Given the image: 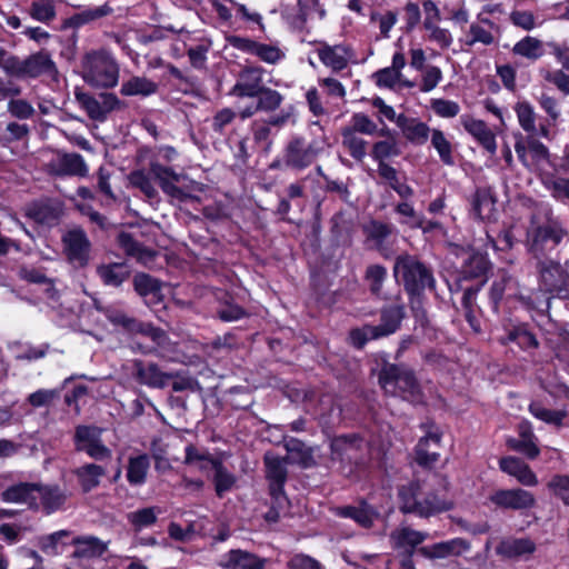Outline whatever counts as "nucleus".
Segmentation results:
<instances>
[{
    "label": "nucleus",
    "mask_w": 569,
    "mask_h": 569,
    "mask_svg": "<svg viewBox=\"0 0 569 569\" xmlns=\"http://www.w3.org/2000/svg\"><path fill=\"white\" fill-rule=\"evenodd\" d=\"M97 272L104 284L112 287L120 286L130 274V270L124 263L100 266Z\"/></svg>",
    "instance_id": "obj_36"
},
{
    "label": "nucleus",
    "mask_w": 569,
    "mask_h": 569,
    "mask_svg": "<svg viewBox=\"0 0 569 569\" xmlns=\"http://www.w3.org/2000/svg\"><path fill=\"white\" fill-rule=\"evenodd\" d=\"M528 150H529V161L531 163V168H537L541 163L549 162V150L548 148L536 140L533 136L528 138Z\"/></svg>",
    "instance_id": "obj_57"
},
{
    "label": "nucleus",
    "mask_w": 569,
    "mask_h": 569,
    "mask_svg": "<svg viewBox=\"0 0 569 569\" xmlns=\"http://www.w3.org/2000/svg\"><path fill=\"white\" fill-rule=\"evenodd\" d=\"M500 470L513 477L520 485L535 487L538 485V477L530 466L518 457L508 456L499 460Z\"/></svg>",
    "instance_id": "obj_19"
},
{
    "label": "nucleus",
    "mask_w": 569,
    "mask_h": 569,
    "mask_svg": "<svg viewBox=\"0 0 569 569\" xmlns=\"http://www.w3.org/2000/svg\"><path fill=\"white\" fill-rule=\"evenodd\" d=\"M318 152L313 143H307L302 137H295L284 148L283 162L289 168L302 170L312 164Z\"/></svg>",
    "instance_id": "obj_9"
},
{
    "label": "nucleus",
    "mask_w": 569,
    "mask_h": 569,
    "mask_svg": "<svg viewBox=\"0 0 569 569\" xmlns=\"http://www.w3.org/2000/svg\"><path fill=\"white\" fill-rule=\"evenodd\" d=\"M529 411L537 419L557 427H561L563 419L567 417V411L547 409L537 401L529 405Z\"/></svg>",
    "instance_id": "obj_42"
},
{
    "label": "nucleus",
    "mask_w": 569,
    "mask_h": 569,
    "mask_svg": "<svg viewBox=\"0 0 569 569\" xmlns=\"http://www.w3.org/2000/svg\"><path fill=\"white\" fill-rule=\"evenodd\" d=\"M106 545L97 538L83 537L74 540L73 558L81 569H92V562L104 553Z\"/></svg>",
    "instance_id": "obj_14"
},
{
    "label": "nucleus",
    "mask_w": 569,
    "mask_h": 569,
    "mask_svg": "<svg viewBox=\"0 0 569 569\" xmlns=\"http://www.w3.org/2000/svg\"><path fill=\"white\" fill-rule=\"evenodd\" d=\"M83 79L94 87H113L118 82V66L108 52L89 53L83 64Z\"/></svg>",
    "instance_id": "obj_4"
},
{
    "label": "nucleus",
    "mask_w": 569,
    "mask_h": 569,
    "mask_svg": "<svg viewBox=\"0 0 569 569\" xmlns=\"http://www.w3.org/2000/svg\"><path fill=\"white\" fill-rule=\"evenodd\" d=\"M470 549V543L463 538H455L447 541L437 542L431 546L420 547L419 555L426 559H445L448 557H458Z\"/></svg>",
    "instance_id": "obj_15"
},
{
    "label": "nucleus",
    "mask_w": 569,
    "mask_h": 569,
    "mask_svg": "<svg viewBox=\"0 0 569 569\" xmlns=\"http://www.w3.org/2000/svg\"><path fill=\"white\" fill-rule=\"evenodd\" d=\"M78 477L84 490H91L99 483L100 477L104 473L102 467L98 465H86L78 469Z\"/></svg>",
    "instance_id": "obj_55"
},
{
    "label": "nucleus",
    "mask_w": 569,
    "mask_h": 569,
    "mask_svg": "<svg viewBox=\"0 0 569 569\" xmlns=\"http://www.w3.org/2000/svg\"><path fill=\"white\" fill-rule=\"evenodd\" d=\"M428 536L427 532L409 526H400L391 531L389 539L395 550H401L405 555H413L415 549L428 539Z\"/></svg>",
    "instance_id": "obj_16"
},
{
    "label": "nucleus",
    "mask_w": 569,
    "mask_h": 569,
    "mask_svg": "<svg viewBox=\"0 0 569 569\" xmlns=\"http://www.w3.org/2000/svg\"><path fill=\"white\" fill-rule=\"evenodd\" d=\"M496 199L488 188H479L472 196V214L480 220H489L495 211Z\"/></svg>",
    "instance_id": "obj_30"
},
{
    "label": "nucleus",
    "mask_w": 569,
    "mask_h": 569,
    "mask_svg": "<svg viewBox=\"0 0 569 569\" xmlns=\"http://www.w3.org/2000/svg\"><path fill=\"white\" fill-rule=\"evenodd\" d=\"M387 269L381 264H371L367 268L365 279L373 296L380 297L382 295V284L387 279Z\"/></svg>",
    "instance_id": "obj_48"
},
{
    "label": "nucleus",
    "mask_w": 569,
    "mask_h": 569,
    "mask_svg": "<svg viewBox=\"0 0 569 569\" xmlns=\"http://www.w3.org/2000/svg\"><path fill=\"white\" fill-rule=\"evenodd\" d=\"M512 53L529 61H537L546 53L545 43L536 37L526 36L515 43Z\"/></svg>",
    "instance_id": "obj_31"
},
{
    "label": "nucleus",
    "mask_w": 569,
    "mask_h": 569,
    "mask_svg": "<svg viewBox=\"0 0 569 569\" xmlns=\"http://www.w3.org/2000/svg\"><path fill=\"white\" fill-rule=\"evenodd\" d=\"M77 99L81 107L87 111L88 116L98 121L106 119L107 114L117 106V98L112 94H100L99 98L91 97L87 93L77 94Z\"/></svg>",
    "instance_id": "obj_18"
},
{
    "label": "nucleus",
    "mask_w": 569,
    "mask_h": 569,
    "mask_svg": "<svg viewBox=\"0 0 569 569\" xmlns=\"http://www.w3.org/2000/svg\"><path fill=\"white\" fill-rule=\"evenodd\" d=\"M401 153L397 139L376 141L371 148V157L378 166L388 164L387 159L398 157Z\"/></svg>",
    "instance_id": "obj_39"
},
{
    "label": "nucleus",
    "mask_w": 569,
    "mask_h": 569,
    "mask_svg": "<svg viewBox=\"0 0 569 569\" xmlns=\"http://www.w3.org/2000/svg\"><path fill=\"white\" fill-rule=\"evenodd\" d=\"M508 342H516L521 349H536L539 347V342L536 336L528 331L525 327H516L510 330L506 338L502 340V343Z\"/></svg>",
    "instance_id": "obj_50"
},
{
    "label": "nucleus",
    "mask_w": 569,
    "mask_h": 569,
    "mask_svg": "<svg viewBox=\"0 0 569 569\" xmlns=\"http://www.w3.org/2000/svg\"><path fill=\"white\" fill-rule=\"evenodd\" d=\"M377 339L380 338L372 325H365L361 328H355L349 332L350 343L358 349L363 348L368 341Z\"/></svg>",
    "instance_id": "obj_56"
},
{
    "label": "nucleus",
    "mask_w": 569,
    "mask_h": 569,
    "mask_svg": "<svg viewBox=\"0 0 569 569\" xmlns=\"http://www.w3.org/2000/svg\"><path fill=\"white\" fill-rule=\"evenodd\" d=\"M37 500L40 499L43 507L48 512L57 510L64 501L63 492L57 487H41L39 486Z\"/></svg>",
    "instance_id": "obj_51"
},
{
    "label": "nucleus",
    "mask_w": 569,
    "mask_h": 569,
    "mask_svg": "<svg viewBox=\"0 0 569 569\" xmlns=\"http://www.w3.org/2000/svg\"><path fill=\"white\" fill-rule=\"evenodd\" d=\"M489 501L498 509L525 512L536 507L535 495L522 488L497 489L489 496Z\"/></svg>",
    "instance_id": "obj_6"
},
{
    "label": "nucleus",
    "mask_w": 569,
    "mask_h": 569,
    "mask_svg": "<svg viewBox=\"0 0 569 569\" xmlns=\"http://www.w3.org/2000/svg\"><path fill=\"white\" fill-rule=\"evenodd\" d=\"M26 77L36 78L43 73L54 71V63L46 52H38L23 60V69Z\"/></svg>",
    "instance_id": "obj_35"
},
{
    "label": "nucleus",
    "mask_w": 569,
    "mask_h": 569,
    "mask_svg": "<svg viewBox=\"0 0 569 569\" xmlns=\"http://www.w3.org/2000/svg\"><path fill=\"white\" fill-rule=\"evenodd\" d=\"M395 211L403 217L401 220L402 224H406L411 229H421L426 232L427 229L425 228L423 217L415 210L413 206L409 201L405 200L399 202L395 207Z\"/></svg>",
    "instance_id": "obj_43"
},
{
    "label": "nucleus",
    "mask_w": 569,
    "mask_h": 569,
    "mask_svg": "<svg viewBox=\"0 0 569 569\" xmlns=\"http://www.w3.org/2000/svg\"><path fill=\"white\" fill-rule=\"evenodd\" d=\"M538 271L540 274V288L559 298L569 296V276L561 264L555 260L538 259Z\"/></svg>",
    "instance_id": "obj_5"
},
{
    "label": "nucleus",
    "mask_w": 569,
    "mask_h": 569,
    "mask_svg": "<svg viewBox=\"0 0 569 569\" xmlns=\"http://www.w3.org/2000/svg\"><path fill=\"white\" fill-rule=\"evenodd\" d=\"M520 127L530 136H536V113L533 107L527 102H518L515 107Z\"/></svg>",
    "instance_id": "obj_49"
},
{
    "label": "nucleus",
    "mask_w": 569,
    "mask_h": 569,
    "mask_svg": "<svg viewBox=\"0 0 569 569\" xmlns=\"http://www.w3.org/2000/svg\"><path fill=\"white\" fill-rule=\"evenodd\" d=\"M393 274L410 297H421L426 289L435 290L436 279L431 267L418 257L402 253L396 258Z\"/></svg>",
    "instance_id": "obj_2"
},
{
    "label": "nucleus",
    "mask_w": 569,
    "mask_h": 569,
    "mask_svg": "<svg viewBox=\"0 0 569 569\" xmlns=\"http://www.w3.org/2000/svg\"><path fill=\"white\" fill-rule=\"evenodd\" d=\"M548 489L562 502L569 506V477L565 475L553 476L547 485Z\"/></svg>",
    "instance_id": "obj_62"
},
{
    "label": "nucleus",
    "mask_w": 569,
    "mask_h": 569,
    "mask_svg": "<svg viewBox=\"0 0 569 569\" xmlns=\"http://www.w3.org/2000/svg\"><path fill=\"white\" fill-rule=\"evenodd\" d=\"M254 56L263 62L274 64L284 57V53L278 46L258 42Z\"/></svg>",
    "instance_id": "obj_64"
},
{
    "label": "nucleus",
    "mask_w": 569,
    "mask_h": 569,
    "mask_svg": "<svg viewBox=\"0 0 569 569\" xmlns=\"http://www.w3.org/2000/svg\"><path fill=\"white\" fill-rule=\"evenodd\" d=\"M441 437L439 433H429L425 438H421L416 447V461L423 467L433 466L439 459V452L431 450L433 446L438 448L440 446Z\"/></svg>",
    "instance_id": "obj_29"
},
{
    "label": "nucleus",
    "mask_w": 569,
    "mask_h": 569,
    "mask_svg": "<svg viewBox=\"0 0 569 569\" xmlns=\"http://www.w3.org/2000/svg\"><path fill=\"white\" fill-rule=\"evenodd\" d=\"M366 239L375 244L377 249H381L387 238L392 233L393 228L378 220H371L362 227Z\"/></svg>",
    "instance_id": "obj_37"
},
{
    "label": "nucleus",
    "mask_w": 569,
    "mask_h": 569,
    "mask_svg": "<svg viewBox=\"0 0 569 569\" xmlns=\"http://www.w3.org/2000/svg\"><path fill=\"white\" fill-rule=\"evenodd\" d=\"M28 14L38 22L49 24L57 16L54 0H33L28 9Z\"/></svg>",
    "instance_id": "obj_40"
},
{
    "label": "nucleus",
    "mask_w": 569,
    "mask_h": 569,
    "mask_svg": "<svg viewBox=\"0 0 569 569\" xmlns=\"http://www.w3.org/2000/svg\"><path fill=\"white\" fill-rule=\"evenodd\" d=\"M320 61L332 71L338 72L348 66L350 49L342 44L329 46L321 43L317 49Z\"/></svg>",
    "instance_id": "obj_24"
},
{
    "label": "nucleus",
    "mask_w": 569,
    "mask_h": 569,
    "mask_svg": "<svg viewBox=\"0 0 569 569\" xmlns=\"http://www.w3.org/2000/svg\"><path fill=\"white\" fill-rule=\"evenodd\" d=\"M251 132L254 144L268 154L273 147L272 129L263 120H260L252 122Z\"/></svg>",
    "instance_id": "obj_41"
},
{
    "label": "nucleus",
    "mask_w": 569,
    "mask_h": 569,
    "mask_svg": "<svg viewBox=\"0 0 569 569\" xmlns=\"http://www.w3.org/2000/svg\"><path fill=\"white\" fill-rule=\"evenodd\" d=\"M542 78L553 84L560 92L569 96V74L565 70H542Z\"/></svg>",
    "instance_id": "obj_63"
},
{
    "label": "nucleus",
    "mask_w": 569,
    "mask_h": 569,
    "mask_svg": "<svg viewBox=\"0 0 569 569\" xmlns=\"http://www.w3.org/2000/svg\"><path fill=\"white\" fill-rule=\"evenodd\" d=\"M103 429L78 426L74 435L77 450L87 452L91 458L101 460L110 456V450L102 443Z\"/></svg>",
    "instance_id": "obj_10"
},
{
    "label": "nucleus",
    "mask_w": 569,
    "mask_h": 569,
    "mask_svg": "<svg viewBox=\"0 0 569 569\" xmlns=\"http://www.w3.org/2000/svg\"><path fill=\"white\" fill-rule=\"evenodd\" d=\"M237 348V339L232 333H226L222 337L214 338L211 342H208L203 346V350L212 356L219 351H230Z\"/></svg>",
    "instance_id": "obj_60"
},
{
    "label": "nucleus",
    "mask_w": 569,
    "mask_h": 569,
    "mask_svg": "<svg viewBox=\"0 0 569 569\" xmlns=\"http://www.w3.org/2000/svg\"><path fill=\"white\" fill-rule=\"evenodd\" d=\"M39 486L28 482H20L10 486L1 493V499L9 503H28L30 506L37 503V493Z\"/></svg>",
    "instance_id": "obj_27"
},
{
    "label": "nucleus",
    "mask_w": 569,
    "mask_h": 569,
    "mask_svg": "<svg viewBox=\"0 0 569 569\" xmlns=\"http://www.w3.org/2000/svg\"><path fill=\"white\" fill-rule=\"evenodd\" d=\"M379 385L391 396H399L411 402H421L422 392L415 373L397 365H385L379 373Z\"/></svg>",
    "instance_id": "obj_3"
},
{
    "label": "nucleus",
    "mask_w": 569,
    "mask_h": 569,
    "mask_svg": "<svg viewBox=\"0 0 569 569\" xmlns=\"http://www.w3.org/2000/svg\"><path fill=\"white\" fill-rule=\"evenodd\" d=\"M397 126L409 142L421 146L428 141L430 128L419 119L401 113L397 118Z\"/></svg>",
    "instance_id": "obj_26"
},
{
    "label": "nucleus",
    "mask_w": 569,
    "mask_h": 569,
    "mask_svg": "<svg viewBox=\"0 0 569 569\" xmlns=\"http://www.w3.org/2000/svg\"><path fill=\"white\" fill-rule=\"evenodd\" d=\"M212 469L214 470V488L218 497H222L224 492L231 490L236 483V478L230 473L221 461H213Z\"/></svg>",
    "instance_id": "obj_44"
},
{
    "label": "nucleus",
    "mask_w": 569,
    "mask_h": 569,
    "mask_svg": "<svg viewBox=\"0 0 569 569\" xmlns=\"http://www.w3.org/2000/svg\"><path fill=\"white\" fill-rule=\"evenodd\" d=\"M399 509L402 513H412L420 518H430L438 513L453 509L451 499L436 492L422 495L421 485L412 481L402 486L398 492Z\"/></svg>",
    "instance_id": "obj_1"
},
{
    "label": "nucleus",
    "mask_w": 569,
    "mask_h": 569,
    "mask_svg": "<svg viewBox=\"0 0 569 569\" xmlns=\"http://www.w3.org/2000/svg\"><path fill=\"white\" fill-rule=\"evenodd\" d=\"M338 517L350 518L360 527L369 529L373 526L375 521L379 518V511L368 502L361 500L356 506H343L333 509Z\"/></svg>",
    "instance_id": "obj_20"
},
{
    "label": "nucleus",
    "mask_w": 569,
    "mask_h": 569,
    "mask_svg": "<svg viewBox=\"0 0 569 569\" xmlns=\"http://www.w3.org/2000/svg\"><path fill=\"white\" fill-rule=\"evenodd\" d=\"M406 318V307L400 301V297L396 298L395 303L385 306L380 310V323L373 326L379 338L388 337L398 331L402 320Z\"/></svg>",
    "instance_id": "obj_13"
},
{
    "label": "nucleus",
    "mask_w": 569,
    "mask_h": 569,
    "mask_svg": "<svg viewBox=\"0 0 569 569\" xmlns=\"http://www.w3.org/2000/svg\"><path fill=\"white\" fill-rule=\"evenodd\" d=\"M112 12V8L108 4H102L99 7L87 8L76 14H73L70 19V22L74 27H81L92 21H96L100 18H103Z\"/></svg>",
    "instance_id": "obj_47"
},
{
    "label": "nucleus",
    "mask_w": 569,
    "mask_h": 569,
    "mask_svg": "<svg viewBox=\"0 0 569 569\" xmlns=\"http://www.w3.org/2000/svg\"><path fill=\"white\" fill-rule=\"evenodd\" d=\"M496 42V37L492 30L486 28L480 23H471L469 27L468 39L466 44L472 47L475 43H482L491 46Z\"/></svg>",
    "instance_id": "obj_54"
},
{
    "label": "nucleus",
    "mask_w": 569,
    "mask_h": 569,
    "mask_svg": "<svg viewBox=\"0 0 569 569\" xmlns=\"http://www.w3.org/2000/svg\"><path fill=\"white\" fill-rule=\"evenodd\" d=\"M537 550V545L530 538H508L496 548L498 556L506 559H528Z\"/></svg>",
    "instance_id": "obj_22"
},
{
    "label": "nucleus",
    "mask_w": 569,
    "mask_h": 569,
    "mask_svg": "<svg viewBox=\"0 0 569 569\" xmlns=\"http://www.w3.org/2000/svg\"><path fill=\"white\" fill-rule=\"evenodd\" d=\"M566 236V231L558 222L549 221L536 227L530 233V251L540 259L545 251L556 248Z\"/></svg>",
    "instance_id": "obj_8"
},
{
    "label": "nucleus",
    "mask_w": 569,
    "mask_h": 569,
    "mask_svg": "<svg viewBox=\"0 0 569 569\" xmlns=\"http://www.w3.org/2000/svg\"><path fill=\"white\" fill-rule=\"evenodd\" d=\"M286 567L288 569H326L319 560L302 552L292 555Z\"/></svg>",
    "instance_id": "obj_61"
},
{
    "label": "nucleus",
    "mask_w": 569,
    "mask_h": 569,
    "mask_svg": "<svg viewBox=\"0 0 569 569\" xmlns=\"http://www.w3.org/2000/svg\"><path fill=\"white\" fill-rule=\"evenodd\" d=\"M60 212V206L58 203L51 202L33 203L28 210L30 218H32L38 223L47 226L54 224L58 221Z\"/></svg>",
    "instance_id": "obj_34"
},
{
    "label": "nucleus",
    "mask_w": 569,
    "mask_h": 569,
    "mask_svg": "<svg viewBox=\"0 0 569 569\" xmlns=\"http://www.w3.org/2000/svg\"><path fill=\"white\" fill-rule=\"evenodd\" d=\"M288 457L286 458L289 463L298 465L303 469L311 468L316 465L312 449L307 447L302 441L291 438L286 445Z\"/></svg>",
    "instance_id": "obj_28"
},
{
    "label": "nucleus",
    "mask_w": 569,
    "mask_h": 569,
    "mask_svg": "<svg viewBox=\"0 0 569 569\" xmlns=\"http://www.w3.org/2000/svg\"><path fill=\"white\" fill-rule=\"evenodd\" d=\"M50 172L58 176H86L88 167L78 153H56L48 163Z\"/></svg>",
    "instance_id": "obj_17"
},
{
    "label": "nucleus",
    "mask_w": 569,
    "mask_h": 569,
    "mask_svg": "<svg viewBox=\"0 0 569 569\" xmlns=\"http://www.w3.org/2000/svg\"><path fill=\"white\" fill-rule=\"evenodd\" d=\"M69 537V532L60 530L39 538L40 549L50 556L59 555L63 551L66 545L64 539Z\"/></svg>",
    "instance_id": "obj_45"
},
{
    "label": "nucleus",
    "mask_w": 569,
    "mask_h": 569,
    "mask_svg": "<svg viewBox=\"0 0 569 569\" xmlns=\"http://www.w3.org/2000/svg\"><path fill=\"white\" fill-rule=\"evenodd\" d=\"M217 461L207 450H200L193 445L186 447L184 465L197 466L199 470H206L212 462Z\"/></svg>",
    "instance_id": "obj_52"
},
{
    "label": "nucleus",
    "mask_w": 569,
    "mask_h": 569,
    "mask_svg": "<svg viewBox=\"0 0 569 569\" xmlns=\"http://www.w3.org/2000/svg\"><path fill=\"white\" fill-rule=\"evenodd\" d=\"M427 31V39L435 42L440 49H448L453 39L448 29L441 28L438 23L425 28Z\"/></svg>",
    "instance_id": "obj_58"
},
{
    "label": "nucleus",
    "mask_w": 569,
    "mask_h": 569,
    "mask_svg": "<svg viewBox=\"0 0 569 569\" xmlns=\"http://www.w3.org/2000/svg\"><path fill=\"white\" fill-rule=\"evenodd\" d=\"M489 268V262L485 254L479 252L471 253L461 267V274L463 279H476L486 274Z\"/></svg>",
    "instance_id": "obj_38"
},
{
    "label": "nucleus",
    "mask_w": 569,
    "mask_h": 569,
    "mask_svg": "<svg viewBox=\"0 0 569 569\" xmlns=\"http://www.w3.org/2000/svg\"><path fill=\"white\" fill-rule=\"evenodd\" d=\"M341 144L348 151L351 158L358 162H362L367 156L368 142L356 133L353 130L341 128Z\"/></svg>",
    "instance_id": "obj_32"
},
{
    "label": "nucleus",
    "mask_w": 569,
    "mask_h": 569,
    "mask_svg": "<svg viewBox=\"0 0 569 569\" xmlns=\"http://www.w3.org/2000/svg\"><path fill=\"white\" fill-rule=\"evenodd\" d=\"M461 123L465 130L470 133L490 154L497 151L496 136L482 120L463 116Z\"/></svg>",
    "instance_id": "obj_23"
},
{
    "label": "nucleus",
    "mask_w": 569,
    "mask_h": 569,
    "mask_svg": "<svg viewBox=\"0 0 569 569\" xmlns=\"http://www.w3.org/2000/svg\"><path fill=\"white\" fill-rule=\"evenodd\" d=\"M254 98H257L258 108L263 112H273L279 109L283 102V96L279 91L266 86Z\"/></svg>",
    "instance_id": "obj_46"
},
{
    "label": "nucleus",
    "mask_w": 569,
    "mask_h": 569,
    "mask_svg": "<svg viewBox=\"0 0 569 569\" xmlns=\"http://www.w3.org/2000/svg\"><path fill=\"white\" fill-rule=\"evenodd\" d=\"M267 559L242 549H231L221 558L224 569H264Z\"/></svg>",
    "instance_id": "obj_21"
},
{
    "label": "nucleus",
    "mask_w": 569,
    "mask_h": 569,
    "mask_svg": "<svg viewBox=\"0 0 569 569\" xmlns=\"http://www.w3.org/2000/svg\"><path fill=\"white\" fill-rule=\"evenodd\" d=\"M150 172L159 181L162 190L171 198L179 201H184L190 198V194L174 184V182L178 181V176L170 168L151 162Z\"/></svg>",
    "instance_id": "obj_25"
},
{
    "label": "nucleus",
    "mask_w": 569,
    "mask_h": 569,
    "mask_svg": "<svg viewBox=\"0 0 569 569\" xmlns=\"http://www.w3.org/2000/svg\"><path fill=\"white\" fill-rule=\"evenodd\" d=\"M345 128L353 130L356 133L367 136H376L378 132L377 123L362 112L353 113L350 123L345 126Z\"/></svg>",
    "instance_id": "obj_53"
},
{
    "label": "nucleus",
    "mask_w": 569,
    "mask_h": 569,
    "mask_svg": "<svg viewBox=\"0 0 569 569\" xmlns=\"http://www.w3.org/2000/svg\"><path fill=\"white\" fill-rule=\"evenodd\" d=\"M63 242L69 261L78 267H82L88 262L90 242L81 229L69 230L64 237Z\"/></svg>",
    "instance_id": "obj_12"
},
{
    "label": "nucleus",
    "mask_w": 569,
    "mask_h": 569,
    "mask_svg": "<svg viewBox=\"0 0 569 569\" xmlns=\"http://www.w3.org/2000/svg\"><path fill=\"white\" fill-rule=\"evenodd\" d=\"M263 463L266 479L269 482V493L274 502L281 507L286 500L283 488L288 478L287 465L289 462L286 458L267 452L263 457Z\"/></svg>",
    "instance_id": "obj_7"
},
{
    "label": "nucleus",
    "mask_w": 569,
    "mask_h": 569,
    "mask_svg": "<svg viewBox=\"0 0 569 569\" xmlns=\"http://www.w3.org/2000/svg\"><path fill=\"white\" fill-rule=\"evenodd\" d=\"M264 70L258 66L243 67L237 78L234 86L230 90V94L238 98H253L264 87Z\"/></svg>",
    "instance_id": "obj_11"
},
{
    "label": "nucleus",
    "mask_w": 569,
    "mask_h": 569,
    "mask_svg": "<svg viewBox=\"0 0 569 569\" xmlns=\"http://www.w3.org/2000/svg\"><path fill=\"white\" fill-rule=\"evenodd\" d=\"M430 108L441 118H455L460 112V106L456 101L442 98L432 99Z\"/></svg>",
    "instance_id": "obj_59"
},
{
    "label": "nucleus",
    "mask_w": 569,
    "mask_h": 569,
    "mask_svg": "<svg viewBox=\"0 0 569 569\" xmlns=\"http://www.w3.org/2000/svg\"><path fill=\"white\" fill-rule=\"evenodd\" d=\"M378 174L388 182L390 188L395 190L398 196L408 200L413 196V189L398 176V171L390 164L378 166Z\"/></svg>",
    "instance_id": "obj_33"
}]
</instances>
